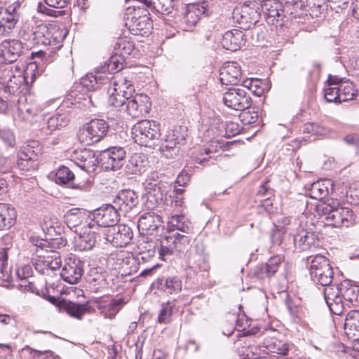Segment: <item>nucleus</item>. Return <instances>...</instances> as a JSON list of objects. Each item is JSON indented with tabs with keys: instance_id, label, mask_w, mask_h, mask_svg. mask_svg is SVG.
I'll use <instances>...</instances> for the list:
<instances>
[{
	"instance_id": "obj_1",
	"label": "nucleus",
	"mask_w": 359,
	"mask_h": 359,
	"mask_svg": "<svg viewBox=\"0 0 359 359\" xmlns=\"http://www.w3.org/2000/svg\"><path fill=\"white\" fill-rule=\"evenodd\" d=\"M123 62L120 61L118 55L111 56L104 65L97 67L94 73H88L81 79V83L88 91L95 90L102 84L109 82L110 76L114 72H118L123 69Z\"/></svg>"
},
{
	"instance_id": "obj_2",
	"label": "nucleus",
	"mask_w": 359,
	"mask_h": 359,
	"mask_svg": "<svg viewBox=\"0 0 359 359\" xmlns=\"http://www.w3.org/2000/svg\"><path fill=\"white\" fill-rule=\"evenodd\" d=\"M66 32L51 24L40 23L32 29L30 34L23 36L24 39L32 41V44L49 46L53 50L60 48L65 37Z\"/></svg>"
},
{
	"instance_id": "obj_3",
	"label": "nucleus",
	"mask_w": 359,
	"mask_h": 359,
	"mask_svg": "<svg viewBox=\"0 0 359 359\" xmlns=\"http://www.w3.org/2000/svg\"><path fill=\"white\" fill-rule=\"evenodd\" d=\"M322 212L327 224L334 227H350L355 224L356 217L352 209L341 205L337 201L325 203Z\"/></svg>"
},
{
	"instance_id": "obj_4",
	"label": "nucleus",
	"mask_w": 359,
	"mask_h": 359,
	"mask_svg": "<svg viewBox=\"0 0 359 359\" xmlns=\"http://www.w3.org/2000/svg\"><path fill=\"white\" fill-rule=\"evenodd\" d=\"M26 81L24 70L17 65H0V85L4 91L11 95L22 92Z\"/></svg>"
},
{
	"instance_id": "obj_5",
	"label": "nucleus",
	"mask_w": 359,
	"mask_h": 359,
	"mask_svg": "<svg viewBox=\"0 0 359 359\" xmlns=\"http://www.w3.org/2000/svg\"><path fill=\"white\" fill-rule=\"evenodd\" d=\"M311 260L309 271L311 280L317 285L327 286L333 280V270L329 260L323 255L309 257Z\"/></svg>"
},
{
	"instance_id": "obj_6",
	"label": "nucleus",
	"mask_w": 359,
	"mask_h": 359,
	"mask_svg": "<svg viewBox=\"0 0 359 359\" xmlns=\"http://www.w3.org/2000/svg\"><path fill=\"white\" fill-rule=\"evenodd\" d=\"M190 246V238L187 235L171 233L161 241L158 255L163 260L175 253H184Z\"/></svg>"
},
{
	"instance_id": "obj_7",
	"label": "nucleus",
	"mask_w": 359,
	"mask_h": 359,
	"mask_svg": "<svg viewBox=\"0 0 359 359\" xmlns=\"http://www.w3.org/2000/svg\"><path fill=\"white\" fill-rule=\"evenodd\" d=\"M108 130L109 125L104 120L93 119L79 130L78 140L82 144L91 145L105 137Z\"/></svg>"
},
{
	"instance_id": "obj_8",
	"label": "nucleus",
	"mask_w": 359,
	"mask_h": 359,
	"mask_svg": "<svg viewBox=\"0 0 359 359\" xmlns=\"http://www.w3.org/2000/svg\"><path fill=\"white\" fill-rule=\"evenodd\" d=\"M131 134L135 143L147 147L153 140L158 138L160 129L155 121L142 120L133 126Z\"/></svg>"
},
{
	"instance_id": "obj_9",
	"label": "nucleus",
	"mask_w": 359,
	"mask_h": 359,
	"mask_svg": "<svg viewBox=\"0 0 359 359\" xmlns=\"http://www.w3.org/2000/svg\"><path fill=\"white\" fill-rule=\"evenodd\" d=\"M186 130L182 126H176L168 130L160 147L161 152L167 158L178 154L181 146L186 143Z\"/></svg>"
},
{
	"instance_id": "obj_10",
	"label": "nucleus",
	"mask_w": 359,
	"mask_h": 359,
	"mask_svg": "<svg viewBox=\"0 0 359 359\" xmlns=\"http://www.w3.org/2000/svg\"><path fill=\"white\" fill-rule=\"evenodd\" d=\"M224 104L234 110L248 109L252 104L250 94L242 88H230L223 94Z\"/></svg>"
},
{
	"instance_id": "obj_11",
	"label": "nucleus",
	"mask_w": 359,
	"mask_h": 359,
	"mask_svg": "<svg viewBox=\"0 0 359 359\" xmlns=\"http://www.w3.org/2000/svg\"><path fill=\"white\" fill-rule=\"evenodd\" d=\"M106 240L116 248H122L130 243L133 238L132 229L127 225L119 224L109 228L104 233Z\"/></svg>"
},
{
	"instance_id": "obj_12",
	"label": "nucleus",
	"mask_w": 359,
	"mask_h": 359,
	"mask_svg": "<svg viewBox=\"0 0 359 359\" xmlns=\"http://www.w3.org/2000/svg\"><path fill=\"white\" fill-rule=\"evenodd\" d=\"M126 152L121 147H112L101 154V161L106 170H117L125 163Z\"/></svg>"
},
{
	"instance_id": "obj_13",
	"label": "nucleus",
	"mask_w": 359,
	"mask_h": 359,
	"mask_svg": "<svg viewBox=\"0 0 359 359\" xmlns=\"http://www.w3.org/2000/svg\"><path fill=\"white\" fill-rule=\"evenodd\" d=\"M83 273V262L76 257H69L66 259L60 276L69 284H76L81 278Z\"/></svg>"
},
{
	"instance_id": "obj_14",
	"label": "nucleus",
	"mask_w": 359,
	"mask_h": 359,
	"mask_svg": "<svg viewBox=\"0 0 359 359\" xmlns=\"http://www.w3.org/2000/svg\"><path fill=\"white\" fill-rule=\"evenodd\" d=\"M125 110L133 118H139L148 114L151 108L149 97L145 94H137L126 102Z\"/></svg>"
},
{
	"instance_id": "obj_15",
	"label": "nucleus",
	"mask_w": 359,
	"mask_h": 359,
	"mask_svg": "<svg viewBox=\"0 0 359 359\" xmlns=\"http://www.w3.org/2000/svg\"><path fill=\"white\" fill-rule=\"evenodd\" d=\"M72 158L78 167L88 173L95 171L98 164V158L95 152L88 149L74 151Z\"/></svg>"
},
{
	"instance_id": "obj_16",
	"label": "nucleus",
	"mask_w": 359,
	"mask_h": 359,
	"mask_svg": "<svg viewBox=\"0 0 359 359\" xmlns=\"http://www.w3.org/2000/svg\"><path fill=\"white\" fill-rule=\"evenodd\" d=\"M120 215L117 209L110 204H106L96 209L93 212V219L97 225L112 228L119 221Z\"/></svg>"
},
{
	"instance_id": "obj_17",
	"label": "nucleus",
	"mask_w": 359,
	"mask_h": 359,
	"mask_svg": "<svg viewBox=\"0 0 359 359\" xmlns=\"http://www.w3.org/2000/svg\"><path fill=\"white\" fill-rule=\"evenodd\" d=\"M23 48V43L19 40H4L0 43V58L8 65H13L22 53Z\"/></svg>"
},
{
	"instance_id": "obj_18",
	"label": "nucleus",
	"mask_w": 359,
	"mask_h": 359,
	"mask_svg": "<svg viewBox=\"0 0 359 359\" xmlns=\"http://www.w3.org/2000/svg\"><path fill=\"white\" fill-rule=\"evenodd\" d=\"M125 24L134 35L147 36L152 29V21L146 14L128 17Z\"/></svg>"
},
{
	"instance_id": "obj_19",
	"label": "nucleus",
	"mask_w": 359,
	"mask_h": 359,
	"mask_svg": "<svg viewBox=\"0 0 359 359\" xmlns=\"http://www.w3.org/2000/svg\"><path fill=\"white\" fill-rule=\"evenodd\" d=\"M205 13V8L198 4H188L180 20V27L182 29L188 31L194 27Z\"/></svg>"
},
{
	"instance_id": "obj_20",
	"label": "nucleus",
	"mask_w": 359,
	"mask_h": 359,
	"mask_svg": "<svg viewBox=\"0 0 359 359\" xmlns=\"http://www.w3.org/2000/svg\"><path fill=\"white\" fill-rule=\"evenodd\" d=\"M65 104L63 103L57 111L47 119L46 126L42 128L44 134L49 135L53 131L68 124L70 120V111L65 110ZM66 107H67V104Z\"/></svg>"
},
{
	"instance_id": "obj_21",
	"label": "nucleus",
	"mask_w": 359,
	"mask_h": 359,
	"mask_svg": "<svg viewBox=\"0 0 359 359\" xmlns=\"http://www.w3.org/2000/svg\"><path fill=\"white\" fill-rule=\"evenodd\" d=\"M17 5H10L6 9L0 11V36H5L11 33L18 20Z\"/></svg>"
},
{
	"instance_id": "obj_22",
	"label": "nucleus",
	"mask_w": 359,
	"mask_h": 359,
	"mask_svg": "<svg viewBox=\"0 0 359 359\" xmlns=\"http://www.w3.org/2000/svg\"><path fill=\"white\" fill-rule=\"evenodd\" d=\"M241 70L236 62H226L219 70V79L223 85H236L241 78Z\"/></svg>"
},
{
	"instance_id": "obj_23",
	"label": "nucleus",
	"mask_w": 359,
	"mask_h": 359,
	"mask_svg": "<svg viewBox=\"0 0 359 359\" xmlns=\"http://www.w3.org/2000/svg\"><path fill=\"white\" fill-rule=\"evenodd\" d=\"M161 222V219L158 215L147 212L140 217L137 227L142 233L153 236L158 233Z\"/></svg>"
},
{
	"instance_id": "obj_24",
	"label": "nucleus",
	"mask_w": 359,
	"mask_h": 359,
	"mask_svg": "<svg viewBox=\"0 0 359 359\" xmlns=\"http://www.w3.org/2000/svg\"><path fill=\"white\" fill-rule=\"evenodd\" d=\"M127 302L128 301L123 297H116L109 301L98 302L97 308L104 318L114 319Z\"/></svg>"
},
{
	"instance_id": "obj_25",
	"label": "nucleus",
	"mask_w": 359,
	"mask_h": 359,
	"mask_svg": "<svg viewBox=\"0 0 359 359\" xmlns=\"http://www.w3.org/2000/svg\"><path fill=\"white\" fill-rule=\"evenodd\" d=\"M245 34L242 30L234 29L226 32L221 40L222 47L230 51H236L245 45Z\"/></svg>"
},
{
	"instance_id": "obj_26",
	"label": "nucleus",
	"mask_w": 359,
	"mask_h": 359,
	"mask_svg": "<svg viewBox=\"0 0 359 359\" xmlns=\"http://www.w3.org/2000/svg\"><path fill=\"white\" fill-rule=\"evenodd\" d=\"M262 11L268 23L278 22L284 17L282 4L278 0H265L262 4Z\"/></svg>"
},
{
	"instance_id": "obj_27",
	"label": "nucleus",
	"mask_w": 359,
	"mask_h": 359,
	"mask_svg": "<svg viewBox=\"0 0 359 359\" xmlns=\"http://www.w3.org/2000/svg\"><path fill=\"white\" fill-rule=\"evenodd\" d=\"M282 259L279 256L271 257L265 264L257 266L252 271V275L258 279L270 278L278 270Z\"/></svg>"
},
{
	"instance_id": "obj_28",
	"label": "nucleus",
	"mask_w": 359,
	"mask_h": 359,
	"mask_svg": "<svg viewBox=\"0 0 359 359\" xmlns=\"http://www.w3.org/2000/svg\"><path fill=\"white\" fill-rule=\"evenodd\" d=\"M38 154L33 147L27 145L18 154V165L22 170H34L37 167Z\"/></svg>"
},
{
	"instance_id": "obj_29",
	"label": "nucleus",
	"mask_w": 359,
	"mask_h": 359,
	"mask_svg": "<svg viewBox=\"0 0 359 359\" xmlns=\"http://www.w3.org/2000/svg\"><path fill=\"white\" fill-rule=\"evenodd\" d=\"M109 88L112 92L118 93L128 97L132 98L135 93V88L132 81L127 79L122 74H116L111 77L109 82Z\"/></svg>"
},
{
	"instance_id": "obj_30",
	"label": "nucleus",
	"mask_w": 359,
	"mask_h": 359,
	"mask_svg": "<svg viewBox=\"0 0 359 359\" xmlns=\"http://www.w3.org/2000/svg\"><path fill=\"white\" fill-rule=\"evenodd\" d=\"M38 257V262H41L43 267L39 268V264L36 262L34 264L37 271H43L45 268L56 270L60 267L61 259L57 251L46 250L39 253Z\"/></svg>"
},
{
	"instance_id": "obj_31",
	"label": "nucleus",
	"mask_w": 359,
	"mask_h": 359,
	"mask_svg": "<svg viewBox=\"0 0 359 359\" xmlns=\"http://www.w3.org/2000/svg\"><path fill=\"white\" fill-rule=\"evenodd\" d=\"M293 243L296 250L302 252L316 247L318 240L313 233L301 229L293 236Z\"/></svg>"
},
{
	"instance_id": "obj_32",
	"label": "nucleus",
	"mask_w": 359,
	"mask_h": 359,
	"mask_svg": "<svg viewBox=\"0 0 359 359\" xmlns=\"http://www.w3.org/2000/svg\"><path fill=\"white\" fill-rule=\"evenodd\" d=\"M344 331L348 339L353 341L359 339V311L353 310L346 314Z\"/></svg>"
},
{
	"instance_id": "obj_33",
	"label": "nucleus",
	"mask_w": 359,
	"mask_h": 359,
	"mask_svg": "<svg viewBox=\"0 0 359 359\" xmlns=\"http://www.w3.org/2000/svg\"><path fill=\"white\" fill-rule=\"evenodd\" d=\"M64 218L67 226L72 230L74 228V231L77 233V228L87 223L88 214L84 210L72 208L67 212Z\"/></svg>"
},
{
	"instance_id": "obj_34",
	"label": "nucleus",
	"mask_w": 359,
	"mask_h": 359,
	"mask_svg": "<svg viewBox=\"0 0 359 359\" xmlns=\"http://www.w3.org/2000/svg\"><path fill=\"white\" fill-rule=\"evenodd\" d=\"M64 311L70 316L81 320L86 313H92L95 309L88 303L78 304L65 302L62 305Z\"/></svg>"
},
{
	"instance_id": "obj_35",
	"label": "nucleus",
	"mask_w": 359,
	"mask_h": 359,
	"mask_svg": "<svg viewBox=\"0 0 359 359\" xmlns=\"http://www.w3.org/2000/svg\"><path fill=\"white\" fill-rule=\"evenodd\" d=\"M168 226L170 231L169 234L175 233V230L189 234L193 229L191 222L183 215H172L169 218Z\"/></svg>"
},
{
	"instance_id": "obj_36",
	"label": "nucleus",
	"mask_w": 359,
	"mask_h": 359,
	"mask_svg": "<svg viewBox=\"0 0 359 359\" xmlns=\"http://www.w3.org/2000/svg\"><path fill=\"white\" fill-rule=\"evenodd\" d=\"M15 209L10 204L0 203V230L8 229L16 220Z\"/></svg>"
},
{
	"instance_id": "obj_37",
	"label": "nucleus",
	"mask_w": 359,
	"mask_h": 359,
	"mask_svg": "<svg viewBox=\"0 0 359 359\" xmlns=\"http://www.w3.org/2000/svg\"><path fill=\"white\" fill-rule=\"evenodd\" d=\"M117 203L121 210L127 212L137 205L138 196L133 190H122L118 193Z\"/></svg>"
},
{
	"instance_id": "obj_38",
	"label": "nucleus",
	"mask_w": 359,
	"mask_h": 359,
	"mask_svg": "<svg viewBox=\"0 0 359 359\" xmlns=\"http://www.w3.org/2000/svg\"><path fill=\"white\" fill-rule=\"evenodd\" d=\"M330 188L332 189V182L330 180H318L311 184L309 194L312 198L321 200L328 194Z\"/></svg>"
},
{
	"instance_id": "obj_39",
	"label": "nucleus",
	"mask_w": 359,
	"mask_h": 359,
	"mask_svg": "<svg viewBox=\"0 0 359 359\" xmlns=\"http://www.w3.org/2000/svg\"><path fill=\"white\" fill-rule=\"evenodd\" d=\"M44 2L46 5L41 2L38 4L37 11L49 16L57 17L61 15V11L53 10L47 6L55 8H64L67 6L69 0H44Z\"/></svg>"
},
{
	"instance_id": "obj_40",
	"label": "nucleus",
	"mask_w": 359,
	"mask_h": 359,
	"mask_svg": "<svg viewBox=\"0 0 359 359\" xmlns=\"http://www.w3.org/2000/svg\"><path fill=\"white\" fill-rule=\"evenodd\" d=\"M233 14L240 15V18H237L236 20L244 27L243 28H250L252 25H255L257 22V11L248 6H243L239 13L234 11Z\"/></svg>"
},
{
	"instance_id": "obj_41",
	"label": "nucleus",
	"mask_w": 359,
	"mask_h": 359,
	"mask_svg": "<svg viewBox=\"0 0 359 359\" xmlns=\"http://www.w3.org/2000/svg\"><path fill=\"white\" fill-rule=\"evenodd\" d=\"M145 189L149 200H154L157 204L163 201L164 190L161 188L157 180H154L151 181L150 179H147L145 183Z\"/></svg>"
},
{
	"instance_id": "obj_42",
	"label": "nucleus",
	"mask_w": 359,
	"mask_h": 359,
	"mask_svg": "<svg viewBox=\"0 0 359 359\" xmlns=\"http://www.w3.org/2000/svg\"><path fill=\"white\" fill-rule=\"evenodd\" d=\"M340 292L345 301L355 305L359 304V286L344 282L341 285Z\"/></svg>"
},
{
	"instance_id": "obj_43",
	"label": "nucleus",
	"mask_w": 359,
	"mask_h": 359,
	"mask_svg": "<svg viewBox=\"0 0 359 359\" xmlns=\"http://www.w3.org/2000/svg\"><path fill=\"white\" fill-rule=\"evenodd\" d=\"M87 281L94 291L104 288L107 285L104 275L97 268H93L89 271L87 275Z\"/></svg>"
},
{
	"instance_id": "obj_44",
	"label": "nucleus",
	"mask_w": 359,
	"mask_h": 359,
	"mask_svg": "<svg viewBox=\"0 0 359 359\" xmlns=\"http://www.w3.org/2000/svg\"><path fill=\"white\" fill-rule=\"evenodd\" d=\"M8 248L0 249V281L11 282L12 280L11 269L8 265Z\"/></svg>"
},
{
	"instance_id": "obj_45",
	"label": "nucleus",
	"mask_w": 359,
	"mask_h": 359,
	"mask_svg": "<svg viewBox=\"0 0 359 359\" xmlns=\"http://www.w3.org/2000/svg\"><path fill=\"white\" fill-rule=\"evenodd\" d=\"M146 161L144 156L140 154H133L126 166V170L129 174H140L144 170Z\"/></svg>"
},
{
	"instance_id": "obj_46",
	"label": "nucleus",
	"mask_w": 359,
	"mask_h": 359,
	"mask_svg": "<svg viewBox=\"0 0 359 359\" xmlns=\"http://www.w3.org/2000/svg\"><path fill=\"white\" fill-rule=\"evenodd\" d=\"M96 242V233L94 231L80 233L76 240V247L80 251L91 250Z\"/></svg>"
},
{
	"instance_id": "obj_47",
	"label": "nucleus",
	"mask_w": 359,
	"mask_h": 359,
	"mask_svg": "<svg viewBox=\"0 0 359 359\" xmlns=\"http://www.w3.org/2000/svg\"><path fill=\"white\" fill-rule=\"evenodd\" d=\"M55 182L58 184H68L72 188H76L75 184L74 174L66 166L60 167L55 173Z\"/></svg>"
},
{
	"instance_id": "obj_48",
	"label": "nucleus",
	"mask_w": 359,
	"mask_h": 359,
	"mask_svg": "<svg viewBox=\"0 0 359 359\" xmlns=\"http://www.w3.org/2000/svg\"><path fill=\"white\" fill-rule=\"evenodd\" d=\"M24 97L18 100V113L23 121H29L37 113L36 107L34 104L27 103Z\"/></svg>"
},
{
	"instance_id": "obj_49",
	"label": "nucleus",
	"mask_w": 359,
	"mask_h": 359,
	"mask_svg": "<svg viewBox=\"0 0 359 359\" xmlns=\"http://www.w3.org/2000/svg\"><path fill=\"white\" fill-rule=\"evenodd\" d=\"M189 264V270L196 274L198 272H207L209 269L207 261L205 257L200 254L193 255L190 257Z\"/></svg>"
},
{
	"instance_id": "obj_50",
	"label": "nucleus",
	"mask_w": 359,
	"mask_h": 359,
	"mask_svg": "<svg viewBox=\"0 0 359 359\" xmlns=\"http://www.w3.org/2000/svg\"><path fill=\"white\" fill-rule=\"evenodd\" d=\"M182 284L177 276H169L165 278L162 284V288L167 294H177L182 290Z\"/></svg>"
},
{
	"instance_id": "obj_51",
	"label": "nucleus",
	"mask_w": 359,
	"mask_h": 359,
	"mask_svg": "<svg viewBox=\"0 0 359 359\" xmlns=\"http://www.w3.org/2000/svg\"><path fill=\"white\" fill-rule=\"evenodd\" d=\"M130 259L135 261L134 257H127L124 252H118L111 254L108 259V264L111 265L114 269L123 268L124 264H128Z\"/></svg>"
},
{
	"instance_id": "obj_52",
	"label": "nucleus",
	"mask_w": 359,
	"mask_h": 359,
	"mask_svg": "<svg viewBox=\"0 0 359 359\" xmlns=\"http://www.w3.org/2000/svg\"><path fill=\"white\" fill-rule=\"evenodd\" d=\"M174 306L173 302L170 301L161 304L157 319L158 323L168 324L171 322Z\"/></svg>"
},
{
	"instance_id": "obj_53",
	"label": "nucleus",
	"mask_w": 359,
	"mask_h": 359,
	"mask_svg": "<svg viewBox=\"0 0 359 359\" xmlns=\"http://www.w3.org/2000/svg\"><path fill=\"white\" fill-rule=\"evenodd\" d=\"M172 0H152L148 7H152L157 13L168 15L173 10Z\"/></svg>"
},
{
	"instance_id": "obj_54",
	"label": "nucleus",
	"mask_w": 359,
	"mask_h": 359,
	"mask_svg": "<svg viewBox=\"0 0 359 359\" xmlns=\"http://www.w3.org/2000/svg\"><path fill=\"white\" fill-rule=\"evenodd\" d=\"M290 223V218L283 217L278 219L275 225V229L273 230L271 239L273 243L279 244L281 242L280 235L285 233L284 229Z\"/></svg>"
},
{
	"instance_id": "obj_55",
	"label": "nucleus",
	"mask_w": 359,
	"mask_h": 359,
	"mask_svg": "<svg viewBox=\"0 0 359 359\" xmlns=\"http://www.w3.org/2000/svg\"><path fill=\"white\" fill-rule=\"evenodd\" d=\"M339 95V102H346L352 100L355 95V90L353 84L348 81L343 82L338 87Z\"/></svg>"
},
{
	"instance_id": "obj_56",
	"label": "nucleus",
	"mask_w": 359,
	"mask_h": 359,
	"mask_svg": "<svg viewBox=\"0 0 359 359\" xmlns=\"http://www.w3.org/2000/svg\"><path fill=\"white\" fill-rule=\"evenodd\" d=\"M234 348L240 355L245 354L248 355L250 349H251L250 352L252 353L250 337L248 336H240L234 342Z\"/></svg>"
},
{
	"instance_id": "obj_57",
	"label": "nucleus",
	"mask_w": 359,
	"mask_h": 359,
	"mask_svg": "<svg viewBox=\"0 0 359 359\" xmlns=\"http://www.w3.org/2000/svg\"><path fill=\"white\" fill-rule=\"evenodd\" d=\"M108 104L116 109L123 107L126 104L127 100L130 99L118 93L112 92L109 88H108Z\"/></svg>"
},
{
	"instance_id": "obj_58",
	"label": "nucleus",
	"mask_w": 359,
	"mask_h": 359,
	"mask_svg": "<svg viewBox=\"0 0 359 359\" xmlns=\"http://www.w3.org/2000/svg\"><path fill=\"white\" fill-rule=\"evenodd\" d=\"M134 47L133 42L126 38H118L114 45V49L121 55H130Z\"/></svg>"
},
{
	"instance_id": "obj_59",
	"label": "nucleus",
	"mask_w": 359,
	"mask_h": 359,
	"mask_svg": "<svg viewBox=\"0 0 359 359\" xmlns=\"http://www.w3.org/2000/svg\"><path fill=\"white\" fill-rule=\"evenodd\" d=\"M304 132L314 135L324 136L327 133V130L317 123H307L304 126Z\"/></svg>"
},
{
	"instance_id": "obj_60",
	"label": "nucleus",
	"mask_w": 359,
	"mask_h": 359,
	"mask_svg": "<svg viewBox=\"0 0 359 359\" xmlns=\"http://www.w3.org/2000/svg\"><path fill=\"white\" fill-rule=\"evenodd\" d=\"M342 298V295L339 294L336 298L332 299H331V301H327V302H326L330 311L335 315H341L344 311V306Z\"/></svg>"
},
{
	"instance_id": "obj_61",
	"label": "nucleus",
	"mask_w": 359,
	"mask_h": 359,
	"mask_svg": "<svg viewBox=\"0 0 359 359\" xmlns=\"http://www.w3.org/2000/svg\"><path fill=\"white\" fill-rule=\"evenodd\" d=\"M239 117L241 121L245 125H250L255 123L258 119V113L255 110H241Z\"/></svg>"
},
{
	"instance_id": "obj_62",
	"label": "nucleus",
	"mask_w": 359,
	"mask_h": 359,
	"mask_svg": "<svg viewBox=\"0 0 359 359\" xmlns=\"http://www.w3.org/2000/svg\"><path fill=\"white\" fill-rule=\"evenodd\" d=\"M324 97L327 102L340 103L339 97H341V96L339 95L338 87H332L328 86L327 88L324 89Z\"/></svg>"
},
{
	"instance_id": "obj_63",
	"label": "nucleus",
	"mask_w": 359,
	"mask_h": 359,
	"mask_svg": "<svg viewBox=\"0 0 359 359\" xmlns=\"http://www.w3.org/2000/svg\"><path fill=\"white\" fill-rule=\"evenodd\" d=\"M324 287H325L323 288V293L325 302H327V301H331V299H334L341 294L340 288H339L337 285L330 284L327 286Z\"/></svg>"
},
{
	"instance_id": "obj_64",
	"label": "nucleus",
	"mask_w": 359,
	"mask_h": 359,
	"mask_svg": "<svg viewBox=\"0 0 359 359\" xmlns=\"http://www.w3.org/2000/svg\"><path fill=\"white\" fill-rule=\"evenodd\" d=\"M0 140L8 147H13L15 146V137L10 130L0 129Z\"/></svg>"
}]
</instances>
